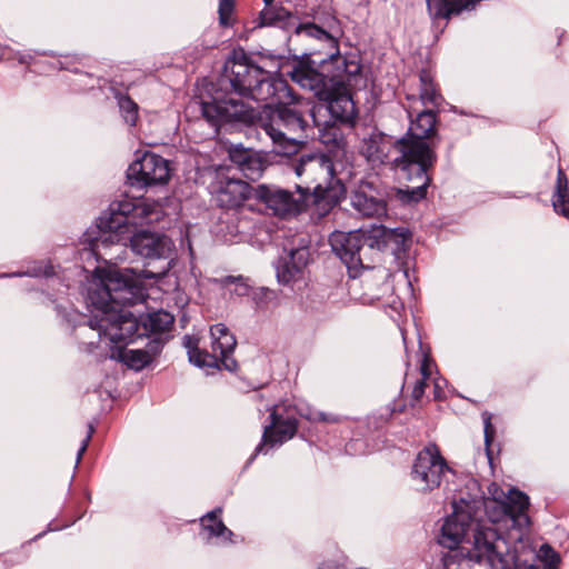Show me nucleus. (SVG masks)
Listing matches in <instances>:
<instances>
[{"label":"nucleus","mask_w":569,"mask_h":569,"mask_svg":"<svg viewBox=\"0 0 569 569\" xmlns=\"http://www.w3.org/2000/svg\"><path fill=\"white\" fill-rule=\"evenodd\" d=\"M430 17L433 20H449L452 16L461 13L466 4L463 0H426Z\"/></svg>","instance_id":"26"},{"label":"nucleus","mask_w":569,"mask_h":569,"mask_svg":"<svg viewBox=\"0 0 569 569\" xmlns=\"http://www.w3.org/2000/svg\"><path fill=\"white\" fill-rule=\"evenodd\" d=\"M292 166L295 173L301 179L296 184L297 191L306 193L319 217L328 214L345 193V186L336 177L331 159L322 153L307 154Z\"/></svg>","instance_id":"7"},{"label":"nucleus","mask_w":569,"mask_h":569,"mask_svg":"<svg viewBox=\"0 0 569 569\" xmlns=\"http://www.w3.org/2000/svg\"><path fill=\"white\" fill-rule=\"evenodd\" d=\"M449 470L446 459L441 456L436 443H429L421 449L412 465L411 478L420 485L421 490L432 491L439 488L441 479Z\"/></svg>","instance_id":"12"},{"label":"nucleus","mask_w":569,"mask_h":569,"mask_svg":"<svg viewBox=\"0 0 569 569\" xmlns=\"http://www.w3.org/2000/svg\"><path fill=\"white\" fill-rule=\"evenodd\" d=\"M124 360L130 368L136 370H141L151 362L150 356L143 349L128 350L124 353Z\"/></svg>","instance_id":"33"},{"label":"nucleus","mask_w":569,"mask_h":569,"mask_svg":"<svg viewBox=\"0 0 569 569\" xmlns=\"http://www.w3.org/2000/svg\"><path fill=\"white\" fill-rule=\"evenodd\" d=\"M222 508L218 507L201 518L202 528L209 532L210 537L221 538L223 541L232 542L233 532L226 527L220 516Z\"/></svg>","instance_id":"25"},{"label":"nucleus","mask_w":569,"mask_h":569,"mask_svg":"<svg viewBox=\"0 0 569 569\" xmlns=\"http://www.w3.org/2000/svg\"><path fill=\"white\" fill-rule=\"evenodd\" d=\"M163 342L161 339H152L148 342L143 351L148 352L152 361L162 350Z\"/></svg>","instance_id":"43"},{"label":"nucleus","mask_w":569,"mask_h":569,"mask_svg":"<svg viewBox=\"0 0 569 569\" xmlns=\"http://www.w3.org/2000/svg\"><path fill=\"white\" fill-rule=\"evenodd\" d=\"M219 84L222 89L249 98L257 102H280L287 90L286 82L272 78L269 72L256 64L242 49L233 50L224 62Z\"/></svg>","instance_id":"6"},{"label":"nucleus","mask_w":569,"mask_h":569,"mask_svg":"<svg viewBox=\"0 0 569 569\" xmlns=\"http://www.w3.org/2000/svg\"><path fill=\"white\" fill-rule=\"evenodd\" d=\"M18 61H19V63H22V64L28 63V57H26V56H20V57L18 58Z\"/></svg>","instance_id":"47"},{"label":"nucleus","mask_w":569,"mask_h":569,"mask_svg":"<svg viewBox=\"0 0 569 569\" xmlns=\"http://www.w3.org/2000/svg\"><path fill=\"white\" fill-rule=\"evenodd\" d=\"M264 4H268L269 2H274V0H263Z\"/></svg>","instance_id":"49"},{"label":"nucleus","mask_w":569,"mask_h":569,"mask_svg":"<svg viewBox=\"0 0 569 569\" xmlns=\"http://www.w3.org/2000/svg\"><path fill=\"white\" fill-rule=\"evenodd\" d=\"M296 33L306 34L307 37L316 38L319 40H331L330 34L315 23L299 24L296 28Z\"/></svg>","instance_id":"35"},{"label":"nucleus","mask_w":569,"mask_h":569,"mask_svg":"<svg viewBox=\"0 0 569 569\" xmlns=\"http://www.w3.org/2000/svg\"><path fill=\"white\" fill-rule=\"evenodd\" d=\"M332 251L343 261L349 272L369 268L367 253L373 251L372 241L362 232L335 231L329 238ZM353 273L352 277H356Z\"/></svg>","instance_id":"11"},{"label":"nucleus","mask_w":569,"mask_h":569,"mask_svg":"<svg viewBox=\"0 0 569 569\" xmlns=\"http://www.w3.org/2000/svg\"><path fill=\"white\" fill-rule=\"evenodd\" d=\"M302 274V271L297 268L296 264H291L288 261H284L281 267L278 268L277 277L280 282L289 283L291 281L297 280Z\"/></svg>","instance_id":"36"},{"label":"nucleus","mask_w":569,"mask_h":569,"mask_svg":"<svg viewBox=\"0 0 569 569\" xmlns=\"http://www.w3.org/2000/svg\"><path fill=\"white\" fill-rule=\"evenodd\" d=\"M409 232L408 230H405V229H400V236L406 239L408 237Z\"/></svg>","instance_id":"48"},{"label":"nucleus","mask_w":569,"mask_h":569,"mask_svg":"<svg viewBox=\"0 0 569 569\" xmlns=\"http://www.w3.org/2000/svg\"><path fill=\"white\" fill-rule=\"evenodd\" d=\"M164 216L161 204L153 200H130L112 202L109 213L99 218V236L94 239H86L89 250L98 259L107 261L102 250L124 240L123 234L130 227L152 224L159 222Z\"/></svg>","instance_id":"5"},{"label":"nucleus","mask_w":569,"mask_h":569,"mask_svg":"<svg viewBox=\"0 0 569 569\" xmlns=\"http://www.w3.org/2000/svg\"><path fill=\"white\" fill-rule=\"evenodd\" d=\"M471 522L468 515H461L455 510L445 520L438 537V542L450 550L445 556V566L449 568L455 559H459V563L475 562L486 569L505 568L503 556L507 551V542L495 528L478 526L471 547L460 546Z\"/></svg>","instance_id":"4"},{"label":"nucleus","mask_w":569,"mask_h":569,"mask_svg":"<svg viewBox=\"0 0 569 569\" xmlns=\"http://www.w3.org/2000/svg\"><path fill=\"white\" fill-rule=\"evenodd\" d=\"M293 19L291 13L283 8L280 3L269 2L264 4V8L259 12L257 19L253 20V28L263 27H280L284 28L288 21Z\"/></svg>","instance_id":"23"},{"label":"nucleus","mask_w":569,"mask_h":569,"mask_svg":"<svg viewBox=\"0 0 569 569\" xmlns=\"http://www.w3.org/2000/svg\"><path fill=\"white\" fill-rule=\"evenodd\" d=\"M488 492L490 493V498H486L488 501V510L491 508V506L495 505V508L498 509L501 507V503L506 497V492L498 487L496 483H491L488 488Z\"/></svg>","instance_id":"40"},{"label":"nucleus","mask_w":569,"mask_h":569,"mask_svg":"<svg viewBox=\"0 0 569 569\" xmlns=\"http://www.w3.org/2000/svg\"><path fill=\"white\" fill-rule=\"evenodd\" d=\"M101 315L89 320L90 327L113 343L131 340L138 330L137 319L122 309L144 298V287L132 269L109 268L99 271Z\"/></svg>","instance_id":"2"},{"label":"nucleus","mask_w":569,"mask_h":569,"mask_svg":"<svg viewBox=\"0 0 569 569\" xmlns=\"http://www.w3.org/2000/svg\"><path fill=\"white\" fill-rule=\"evenodd\" d=\"M116 258H117V257L111 256V257L109 258V260H113V259H116Z\"/></svg>","instance_id":"51"},{"label":"nucleus","mask_w":569,"mask_h":569,"mask_svg":"<svg viewBox=\"0 0 569 569\" xmlns=\"http://www.w3.org/2000/svg\"><path fill=\"white\" fill-rule=\"evenodd\" d=\"M309 252L305 248L295 249L290 252V257L287 260L291 264H296L298 269L303 271L305 267L308 263Z\"/></svg>","instance_id":"41"},{"label":"nucleus","mask_w":569,"mask_h":569,"mask_svg":"<svg viewBox=\"0 0 569 569\" xmlns=\"http://www.w3.org/2000/svg\"><path fill=\"white\" fill-rule=\"evenodd\" d=\"M453 510L461 515H468L470 520L476 519L477 513L485 509L488 512V501L480 485L475 479L466 482L465 488L459 491L458 498L455 499Z\"/></svg>","instance_id":"20"},{"label":"nucleus","mask_w":569,"mask_h":569,"mask_svg":"<svg viewBox=\"0 0 569 569\" xmlns=\"http://www.w3.org/2000/svg\"><path fill=\"white\" fill-rule=\"evenodd\" d=\"M141 321L146 330L152 333H162L171 329L174 318L167 311L158 310L148 313Z\"/></svg>","instance_id":"28"},{"label":"nucleus","mask_w":569,"mask_h":569,"mask_svg":"<svg viewBox=\"0 0 569 569\" xmlns=\"http://www.w3.org/2000/svg\"><path fill=\"white\" fill-rule=\"evenodd\" d=\"M351 207L362 217L381 218L387 214V202L370 181H361L350 196Z\"/></svg>","instance_id":"16"},{"label":"nucleus","mask_w":569,"mask_h":569,"mask_svg":"<svg viewBox=\"0 0 569 569\" xmlns=\"http://www.w3.org/2000/svg\"><path fill=\"white\" fill-rule=\"evenodd\" d=\"M220 283L222 286H224V287H228V286H231V284H236L234 292L238 296H247L250 292V287L247 283V279L243 278L242 276H238V277L227 276V277H223L222 279H220Z\"/></svg>","instance_id":"37"},{"label":"nucleus","mask_w":569,"mask_h":569,"mask_svg":"<svg viewBox=\"0 0 569 569\" xmlns=\"http://www.w3.org/2000/svg\"><path fill=\"white\" fill-rule=\"evenodd\" d=\"M212 352L201 350L198 340L193 337H184V347L188 351L190 362L200 368H220L222 365L227 370L233 371L237 361L231 357L237 340L223 323H217L210 328Z\"/></svg>","instance_id":"9"},{"label":"nucleus","mask_w":569,"mask_h":569,"mask_svg":"<svg viewBox=\"0 0 569 569\" xmlns=\"http://www.w3.org/2000/svg\"><path fill=\"white\" fill-rule=\"evenodd\" d=\"M410 117V126L406 137L397 140V148L400 156H403L405 148L409 146L426 147L433 154H437L436 149L440 142V137L437 132V114L432 109H425L417 112L413 118L412 111L408 110Z\"/></svg>","instance_id":"13"},{"label":"nucleus","mask_w":569,"mask_h":569,"mask_svg":"<svg viewBox=\"0 0 569 569\" xmlns=\"http://www.w3.org/2000/svg\"><path fill=\"white\" fill-rule=\"evenodd\" d=\"M305 419L310 422H326V423H338L340 418L331 413H325L321 411L310 412L308 415H301Z\"/></svg>","instance_id":"42"},{"label":"nucleus","mask_w":569,"mask_h":569,"mask_svg":"<svg viewBox=\"0 0 569 569\" xmlns=\"http://www.w3.org/2000/svg\"><path fill=\"white\" fill-rule=\"evenodd\" d=\"M403 156L395 158L393 167L400 172L401 178L412 186L395 189L393 197L405 206H412L427 197V189L431 182L429 171L437 162V154H433L426 147H403Z\"/></svg>","instance_id":"8"},{"label":"nucleus","mask_w":569,"mask_h":569,"mask_svg":"<svg viewBox=\"0 0 569 569\" xmlns=\"http://www.w3.org/2000/svg\"><path fill=\"white\" fill-rule=\"evenodd\" d=\"M229 158L243 176L252 181L260 179L268 167V161L260 152L243 148L242 146H233L229 150Z\"/></svg>","instance_id":"18"},{"label":"nucleus","mask_w":569,"mask_h":569,"mask_svg":"<svg viewBox=\"0 0 569 569\" xmlns=\"http://www.w3.org/2000/svg\"><path fill=\"white\" fill-rule=\"evenodd\" d=\"M253 300L258 308H267L269 305L276 302L277 295L273 290L268 288H259L253 293Z\"/></svg>","instance_id":"38"},{"label":"nucleus","mask_w":569,"mask_h":569,"mask_svg":"<svg viewBox=\"0 0 569 569\" xmlns=\"http://www.w3.org/2000/svg\"><path fill=\"white\" fill-rule=\"evenodd\" d=\"M361 152L373 164H393L395 158L401 154L397 148V140L393 141L391 137L381 132H372L365 139Z\"/></svg>","instance_id":"17"},{"label":"nucleus","mask_w":569,"mask_h":569,"mask_svg":"<svg viewBox=\"0 0 569 569\" xmlns=\"http://www.w3.org/2000/svg\"><path fill=\"white\" fill-rule=\"evenodd\" d=\"M254 189L240 179L221 180L217 191V202L226 209L239 208L247 199L254 198Z\"/></svg>","instance_id":"21"},{"label":"nucleus","mask_w":569,"mask_h":569,"mask_svg":"<svg viewBox=\"0 0 569 569\" xmlns=\"http://www.w3.org/2000/svg\"><path fill=\"white\" fill-rule=\"evenodd\" d=\"M320 68L321 70H317L308 61L299 60L288 74L293 82L312 91L319 100L327 101L335 120L351 123L357 116V109L347 81L348 73H356L359 67L356 66L355 71H348L346 60L340 56H332L329 61H322Z\"/></svg>","instance_id":"3"},{"label":"nucleus","mask_w":569,"mask_h":569,"mask_svg":"<svg viewBox=\"0 0 569 569\" xmlns=\"http://www.w3.org/2000/svg\"><path fill=\"white\" fill-rule=\"evenodd\" d=\"M268 410L270 411V423L264 426L261 441L256 447L254 453L250 460L254 459L257 455L262 452L264 447L282 445L297 435L299 421L296 417H284L278 405H272Z\"/></svg>","instance_id":"15"},{"label":"nucleus","mask_w":569,"mask_h":569,"mask_svg":"<svg viewBox=\"0 0 569 569\" xmlns=\"http://www.w3.org/2000/svg\"><path fill=\"white\" fill-rule=\"evenodd\" d=\"M439 398V392L436 390L435 391V399H438Z\"/></svg>","instance_id":"50"},{"label":"nucleus","mask_w":569,"mask_h":569,"mask_svg":"<svg viewBox=\"0 0 569 569\" xmlns=\"http://www.w3.org/2000/svg\"><path fill=\"white\" fill-rule=\"evenodd\" d=\"M127 176L132 184H163L170 178L169 162L161 156L147 151L129 166Z\"/></svg>","instance_id":"14"},{"label":"nucleus","mask_w":569,"mask_h":569,"mask_svg":"<svg viewBox=\"0 0 569 569\" xmlns=\"http://www.w3.org/2000/svg\"><path fill=\"white\" fill-rule=\"evenodd\" d=\"M420 375H421V377L419 379H425V380L428 381V379L430 378V375H431V359L427 355L422 356V359H421V362H420Z\"/></svg>","instance_id":"44"},{"label":"nucleus","mask_w":569,"mask_h":569,"mask_svg":"<svg viewBox=\"0 0 569 569\" xmlns=\"http://www.w3.org/2000/svg\"><path fill=\"white\" fill-rule=\"evenodd\" d=\"M529 507V498L526 493L518 489H510L499 508L497 516L489 515L492 522H496L500 516L510 518L518 526L528 525L529 517L527 510Z\"/></svg>","instance_id":"22"},{"label":"nucleus","mask_w":569,"mask_h":569,"mask_svg":"<svg viewBox=\"0 0 569 569\" xmlns=\"http://www.w3.org/2000/svg\"><path fill=\"white\" fill-rule=\"evenodd\" d=\"M32 274L33 276H43V277H50L53 274V268L51 266H47L44 267L43 269H39V270H33L32 271Z\"/></svg>","instance_id":"46"},{"label":"nucleus","mask_w":569,"mask_h":569,"mask_svg":"<svg viewBox=\"0 0 569 569\" xmlns=\"http://www.w3.org/2000/svg\"><path fill=\"white\" fill-rule=\"evenodd\" d=\"M427 386H428V382L425 379H417L415 381V385H413L411 393H410V406L412 408L416 407L417 405H419L420 401L422 400Z\"/></svg>","instance_id":"39"},{"label":"nucleus","mask_w":569,"mask_h":569,"mask_svg":"<svg viewBox=\"0 0 569 569\" xmlns=\"http://www.w3.org/2000/svg\"><path fill=\"white\" fill-rule=\"evenodd\" d=\"M236 4L233 0H220L218 14H219V24L223 28L233 27L236 22Z\"/></svg>","instance_id":"32"},{"label":"nucleus","mask_w":569,"mask_h":569,"mask_svg":"<svg viewBox=\"0 0 569 569\" xmlns=\"http://www.w3.org/2000/svg\"><path fill=\"white\" fill-rule=\"evenodd\" d=\"M526 569H535V568H532V567H529V568H526Z\"/></svg>","instance_id":"52"},{"label":"nucleus","mask_w":569,"mask_h":569,"mask_svg":"<svg viewBox=\"0 0 569 569\" xmlns=\"http://www.w3.org/2000/svg\"><path fill=\"white\" fill-rule=\"evenodd\" d=\"M272 104H264L263 111L258 112L229 93L217 92L210 101L201 102L200 110L203 118L217 129L234 122L256 124L272 140L278 153H293L299 142L307 138L309 124L296 108L279 103L272 109Z\"/></svg>","instance_id":"1"},{"label":"nucleus","mask_w":569,"mask_h":569,"mask_svg":"<svg viewBox=\"0 0 569 569\" xmlns=\"http://www.w3.org/2000/svg\"><path fill=\"white\" fill-rule=\"evenodd\" d=\"M130 241L132 251L144 258H164L170 251V240L166 236L140 231L131 237H124Z\"/></svg>","instance_id":"19"},{"label":"nucleus","mask_w":569,"mask_h":569,"mask_svg":"<svg viewBox=\"0 0 569 569\" xmlns=\"http://www.w3.org/2000/svg\"><path fill=\"white\" fill-rule=\"evenodd\" d=\"M254 199L264 204L274 217L290 219L312 207L306 193L290 191L274 184H259L254 189Z\"/></svg>","instance_id":"10"},{"label":"nucleus","mask_w":569,"mask_h":569,"mask_svg":"<svg viewBox=\"0 0 569 569\" xmlns=\"http://www.w3.org/2000/svg\"><path fill=\"white\" fill-rule=\"evenodd\" d=\"M419 100L425 107L439 108L443 101L438 84L430 71L422 69L419 73Z\"/></svg>","instance_id":"24"},{"label":"nucleus","mask_w":569,"mask_h":569,"mask_svg":"<svg viewBox=\"0 0 569 569\" xmlns=\"http://www.w3.org/2000/svg\"><path fill=\"white\" fill-rule=\"evenodd\" d=\"M114 98L124 122L130 127H134L139 119L138 104L128 94L121 93L118 90L114 91Z\"/></svg>","instance_id":"29"},{"label":"nucleus","mask_w":569,"mask_h":569,"mask_svg":"<svg viewBox=\"0 0 569 569\" xmlns=\"http://www.w3.org/2000/svg\"><path fill=\"white\" fill-rule=\"evenodd\" d=\"M94 432V428L92 425H89V429H88V433L86 436V438L83 439L82 443H81V447L79 448L78 450V456H77V462L80 461L82 455L86 452L87 448H88V445L91 440V437Z\"/></svg>","instance_id":"45"},{"label":"nucleus","mask_w":569,"mask_h":569,"mask_svg":"<svg viewBox=\"0 0 569 569\" xmlns=\"http://www.w3.org/2000/svg\"><path fill=\"white\" fill-rule=\"evenodd\" d=\"M319 140L327 146L340 147L343 144V134L340 128L335 123H326L319 127Z\"/></svg>","instance_id":"31"},{"label":"nucleus","mask_w":569,"mask_h":569,"mask_svg":"<svg viewBox=\"0 0 569 569\" xmlns=\"http://www.w3.org/2000/svg\"><path fill=\"white\" fill-rule=\"evenodd\" d=\"M552 206L557 212L569 219V182L562 168H559L557 172Z\"/></svg>","instance_id":"27"},{"label":"nucleus","mask_w":569,"mask_h":569,"mask_svg":"<svg viewBox=\"0 0 569 569\" xmlns=\"http://www.w3.org/2000/svg\"><path fill=\"white\" fill-rule=\"evenodd\" d=\"M539 559L543 562L545 569H558L560 556L549 545H542L538 551Z\"/></svg>","instance_id":"34"},{"label":"nucleus","mask_w":569,"mask_h":569,"mask_svg":"<svg viewBox=\"0 0 569 569\" xmlns=\"http://www.w3.org/2000/svg\"><path fill=\"white\" fill-rule=\"evenodd\" d=\"M483 421V432H485V447L486 455L489 463L492 466L493 455H495V438H496V427L492 423L493 415L489 411H483L481 413Z\"/></svg>","instance_id":"30"}]
</instances>
